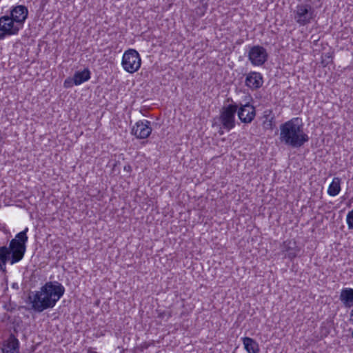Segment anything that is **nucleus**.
I'll list each match as a JSON object with an SVG mask.
<instances>
[{
	"instance_id": "obj_1",
	"label": "nucleus",
	"mask_w": 353,
	"mask_h": 353,
	"mask_svg": "<svg viewBox=\"0 0 353 353\" xmlns=\"http://www.w3.org/2000/svg\"><path fill=\"white\" fill-rule=\"evenodd\" d=\"M65 288L58 281H48L39 290L30 292L26 303L37 312L52 308L64 294Z\"/></svg>"
},
{
	"instance_id": "obj_2",
	"label": "nucleus",
	"mask_w": 353,
	"mask_h": 353,
	"mask_svg": "<svg viewBox=\"0 0 353 353\" xmlns=\"http://www.w3.org/2000/svg\"><path fill=\"white\" fill-rule=\"evenodd\" d=\"M28 228L18 233L15 238L10 242L9 246H0V271L6 272V263L10 262L11 265L14 264L24 256L26 250V243L28 241L27 232Z\"/></svg>"
},
{
	"instance_id": "obj_3",
	"label": "nucleus",
	"mask_w": 353,
	"mask_h": 353,
	"mask_svg": "<svg viewBox=\"0 0 353 353\" xmlns=\"http://www.w3.org/2000/svg\"><path fill=\"white\" fill-rule=\"evenodd\" d=\"M280 141L294 148H301L309 140L304 132L302 120L292 118L280 125Z\"/></svg>"
},
{
	"instance_id": "obj_4",
	"label": "nucleus",
	"mask_w": 353,
	"mask_h": 353,
	"mask_svg": "<svg viewBox=\"0 0 353 353\" xmlns=\"http://www.w3.org/2000/svg\"><path fill=\"white\" fill-rule=\"evenodd\" d=\"M239 108V104L232 103L223 105L221 110L219 120L223 129L230 131L235 127V114Z\"/></svg>"
},
{
	"instance_id": "obj_5",
	"label": "nucleus",
	"mask_w": 353,
	"mask_h": 353,
	"mask_svg": "<svg viewBox=\"0 0 353 353\" xmlns=\"http://www.w3.org/2000/svg\"><path fill=\"white\" fill-rule=\"evenodd\" d=\"M306 0L303 3L298 4L294 11V20L300 26H305L310 23L314 18V9Z\"/></svg>"
},
{
	"instance_id": "obj_6",
	"label": "nucleus",
	"mask_w": 353,
	"mask_h": 353,
	"mask_svg": "<svg viewBox=\"0 0 353 353\" xmlns=\"http://www.w3.org/2000/svg\"><path fill=\"white\" fill-rule=\"evenodd\" d=\"M141 64V59L136 50L129 49L124 52L121 65L126 72L130 73L137 72L140 68Z\"/></svg>"
},
{
	"instance_id": "obj_7",
	"label": "nucleus",
	"mask_w": 353,
	"mask_h": 353,
	"mask_svg": "<svg viewBox=\"0 0 353 353\" xmlns=\"http://www.w3.org/2000/svg\"><path fill=\"white\" fill-rule=\"evenodd\" d=\"M248 57L253 65L261 66L267 61L268 55L263 46H254L250 47Z\"/></svg>"
},
{
	"instance_id": "obj_8",
	"label": "nucleus",
	"mask_w": 353,
	"mask_h": 353,
	"mask_svg": "<svg viewBox=\"0 0 353 353\" xmlns=\"http://www.w3.org/2000/svg\"><path fill=\"white\" fill-rule=\"evenodd\" d=\"M237 110L239 119L243 123H250L255 118V108L250 102L239 104Z\"/></svg>"
},
{
	"instance_id": "obj_9",
	"label": "nucleus",
	"mask_w": 353,
	"mask_h": 353,
	"mask_svg": "<svg viewBox=\"0 0 353 353\" xmlns=\"http://www.w3.org/2000/svg\"><path fill=\"white\" fill-rule=\"evenodd\" d=\"M151 132L150 121L148 120L137 121L132 129V134L138 139H145Z\"/></svg>"
},
{
	"instance_id": "obj_10",
	"label": "nucleus",
	"mask_w": 353,
	"mask_h": 353,
	"mask_svg": "<svg viewBox=\"0 0 353 353\" xmlns=\"http://www.w3.org/2000/svg\"><path fill=\"white\" fill-rule=\"evenodd\" d=\"M9 32L11 35H16L23 28V26L19 23H15L14 19L8 15H4L0 17V28Z\"/></svg>"
},
{
	"instance_id": "obj_11",
	"label": "nucleus",
	"mask_w": 353,
	"mask_h": 353,
	"mask_svg": "<svg viewBox=\"0 0 353 353\" xmlns=\"http://www.w3.org/2000/svg\"><path fill=\"white\" fill-rule=\"evenodd\" d=\"M28 15V10L26 6L19 5L13 7L10 10V17L14 19L15 23H19L23 26L24 22Z\"/></svg>"
},
{
	"instance_id": "obj_12",
	"label": "nucleus",
	"mask_w": 353,
	"mask_h": 353,
	"mask_svg": "<svg viewBox=\"0 0 353 353\" xmlns=\"http://www.w3.org/2000/svg\"><path fill=\"white\" fill-rule=\"evenodd\" d=\"M263 83V77L257 72H250L248 74L245 84L252 90L260 88Z\"/></svg>"
},
{
	"instance_id": "obj_13",
	"label": "nucleus",
	"mask_w": 353,
	"mask_h": 353,
	"mask_svg": "<svg viewBox=\"0 0 353 353\" xmlns=\"http://www.w3.org/2000/svg\"><path fill=\"white\" fill-rule=\"evenodd\" d=\"M283 252H286V256L290 259L295 258L299 250L297 248L295 242L285 241L281 245Z\"/></svg>"
},
{
	"instance_id": "obj_14",
	"label": "nucleus",
	"mask_w": 353,
	"mask_h": 353,
	"mask_svg": "<svg viewBox=\"0 0 353 353\" xmlns=\"http://www.w3.org/2000/svg\"><path fill=\"white\" fill-rule=\"evenodd\" d=\"M19 343L18 339L11 334L6 341L3 348V353H19Z\"/></svg>"
},
{
	"instance_id": "obj_15",
	"label": "nucleus",
	"mask_w": 353,
	"mask_h": 353,
	"mask_svg": "<svg viewBox=\"0 0 353 353\" xmlns=\"http://www.w3.org/2000/svg\"><path fill=\"white\" fill-rule=\"evenodd\" d=\"M340 301L343 303L344 306L350 308L353 306V289L343 288L340 294Z\"/></svg>"
},
{
	"instance_id": "obj_16",
	"label": "nucleus",
	"mask_w": 353,
	"mask_h": 353,
	"mask_svg": "<svg viewBox=\"0 0 353 353\" xmlns=\"http://www.w3.org/2000/svg\"><path fill=\"white\" fill-rule=\"evenodd\" d=\"M90 78V72L88 69H84L83 71L76 72L74 74L73 82L75 85H80L89 80Z\"/></svg>"
},
{
	"instance_id": "obj_17",
	"label": "nucleus",
	"mask_w": 353,
	"mask_h": 353,
	"mask_svg": "<svg viewBox=\"0 0 353 353\" xmlns=\"http://www.w3.org/2000/svg\"><path fill=\"white\" fill-rule=\"evenodd\" d=\"M243 343L248 353H258L259 352V345L253 339L244 337L243 338Z\"/></svg>"
},
{
	"instance_id": "obj_18",
	"label": "nucleus",
	"mask_w": 353,
	"mask_h": 353,
	"mask_svg": "<svg viewBox=\"0 0 353 353\" xmlns=\"http://www.w3.org/2000/svg\"><path fill=\"white\" fill-rule=\"evenodd\" d=\"M341 190V179L334 177L327 189V194L330 196H336Z\"/></svg>"
},
{
	"instance_id": "obj_19",
	"label": "nucleus",
	"mask_w": 353,
	"mask_h": 353,
	"mask_svg": "<svg viewBox=\"0 0 353 353\" xmlns=\"http://www.w3.org/2000/svg\"><path fill=\"white\" fill-rule=\"evenodd\" d=\"M346 222L350 230H353V209L350 211L346 217Z\"/></svg>"
},
{
	"instance_id": "obj_20",
	"label": "nucleus",
	"mask_w": 353,
	"mask_h": 353,
	"mask_svg": "<svg viewBox=\"0 0 353 353\" xmlns=\"http://www.w3.org/2000/svg\"><path fill=\"white\" fill-rule=\"evenodd\" d=\"M273 119L274 117H271L270 119L265 120L263 121V127L266 129H270L272 130L274 125H273Z\"/></svg>"
},
{
	"instance_id": "obj_21",
	"label": "nucleus",
	"mask_w": 353,
	"mask_h": 353,
	"mask_svg": "<svg viewBox=\"0 0 353 353\" xmlns=\"http://www.w3.org/2000/svg\"><path fill=\"white\" fill-rule=\"evenodd\" d=\"M6 36H11L9 34V32H7L6 30L0 28V40L3 39Z\"/></svg>"
},
{
	"instance_id": "obj_22",
	"label": "nucleus",
	"mask_w": 353,
	"mask_h": 353,
	"mask_svg": "<svg viewBox=\"0 0 353 353\" xmlns=\"http://www.w3.org/2000/svg\"><path fill=\"white\" fill-rule=\"evenodd\" d=\"M272 111L271 110H266L263 112V117L265 118V120L270 119L272 117Z\"/></svg>"
},
{
	"instance_id": "obj_23",
	"label": "nucleus",
	"mask_w": 353,
	"mask_h": 353,
	"mask_svg": "<svg viewBox=\"0 0 353 353\" xmlns=\"http://www.w3.org/2000/svg\"><path fill=\"white\" fill-rule=\"evenodd\" d=\"M70 86H72V80L69 79H65L64 81V87L69 88Z\"/></svg>"
},
{
	"instance_id": "obj_24",
	"label": "nucleus",
	"mask_w": 353,
	"mask_h": 353,
	"mask_svg": "<svg viewBox=\"0 0 353 353\" xmlns=\"http://www.w3.org/2000/svg\"><path fill=\"white\" fill-rule=\"evenodd\" d=\"M124 170H126L127 172H130L132 168L130 165H125L124 167Z\"/></svg>"
},
{
	"instance_id": "obj_25",
	"label": "nucleus",
	"mask_w": 353,
	"mask_h": 353,
	"mask_svg": "<svg viewBox=\"0 0 353 353\" xmlns=\"http://www.w3.org/2000/svg\"><path fill=\"white\" fill-rule=\"evenodd\" d=\"M228 101H232V99H228Z\"/></svg>"
}]
</instances>
